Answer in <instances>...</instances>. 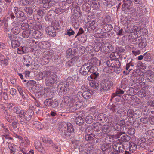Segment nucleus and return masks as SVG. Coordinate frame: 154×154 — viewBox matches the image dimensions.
Segmentation results:
<instances>
[{
    "label": "nucleus",
    "mask_w": 154,
    "mask_h": 154,
    "mask_svg": "<svg viewBox=\"0 0 154 154\" xmlns=\"http://www.w3.org/2000/svg\"><path fill=\"white\" fill-rule=\"evenodd\" d=\"M91 64L86 63L82 65L79 70L80 73L82 75H86L94 72L97 68L93 67Z\"/></svg>",
    "instance_id": "f257e3e1"
},
{
    "label": "nucleus",
    "mask_w": 154,
    "mask_h": 154,
    "mask_svg": "<svg viewBox=\"0 0 154 154\" xmlns=\"http://www.w3.org/2000/svg\"><path fill=\"white\" fill-rule=\"evenodd\" d=\"M122 144L118 143H115L113 145V148L115 150L112 152L113 154H122L124 149Z\"/></svg>",
    "instance_id": "f03ea898"
},
{
    "label": "nucleus",
    "mask_w": 154,
    "mask_h": 154,
    "mask_svg": "<svg viewBox=\"0 0 154 154\" xmlns=\"http://www.w3.org/2000/svg\"><path fill=\"white\" fill-rule=\"evenodd\" d=\"M112 85V82L109 80L104 79L102 81L100 84L101 87V91L103 89L105 91H107L109 89Z\"/></svg>",
    "instance_id": "7ed1b4c3"
},
{
    "label": "nucleus",
    "mask_w": 154,
    "mask_h": 154,
    "mask_svg": "<svg viewBox=\"0 0 154 154\" xmlns=\"http://www.w3.org/2000/svg\"><path fill=\"white\" fill-rule=\"evenodd\" d=\"M57 76L56 75L53 74L51 75L49 77L46 78L45 84L47 86H49L54 84L57 81Z\"/></svg>",
    "instance_id": "20e7f679"
},
{
    "label": "nucleus",
    "mask_w": 154,
    "mask_h": 154,
    "mask_svg": "<svg viewBox=\"0 0 154 154\" xmlns=\"http://www.w3.org/2000/svg\"><path fill=\"white\" fill-rule=\"evenodd\" d=\"M88 27L87 29L88 32H92L96 30L98 26V23L95 21L93 20L89 21L88 23Z\"/></svg>",
    "instance_id": "39448f33"
},
{
    "label": "nucleus",
    "mask_w": 154,
    "mask_h": 154,
    "mask_svg": "<svg viewBox=\"0 0 154 154\" xmlns=\"http://www.w3.org/2000/svg\"><path fill=\"white\" fill-rule=\"evenodd\" d=\"M69 98V100L72 103H74L75 102H79V101L78 98H77V96H76V94L75 93H72L70 94H69V96L68 97H66L64 98V100H63L62 101V103L63 104V103H66V101H67L68 99Z\"/></svg>",
    "instance_id": "423d86ee"
},
{
    "label": "nucleus",
    "mask_w": 154,
    "mask_h": 154,
    "mask_svg": "<svg viewBox=\"0 0 154 154\" xmlns=\"http://www.w3.org/2000/svg\"><path fill=\"white\" fill-rule=\"evenodd\" d=\"M138 42V47L139 48L143 49L147 45L146 40L145 38H142L141 37H138L136 40Z\"/></svg>",
    "instance_id": "0eeeda50"
},
{
    "label": "nucleus",
    "mask_w": 154,
    "mask_h": 154,
    "mask_svg": "<svg viewBox=\"0 0 154 154\" xmlns=\"http://www.w3.org/2000/svg\"><path fill=\"white\" fill-rule=\"evenodd\" d=\"M101 149L104 154H110L111 153V146L109 144H103L101 146Z\"/></svg>",
    "instance_id": "6e6552de"
},
{
    "label": "nucleus",
    "mask_w": 154,
    "mask_h": 154,
    "mask_svg": "<svg viewBox=\"0 0 154 154\" xmlns=\"http://www.w3.org/2000/svg\"><path fill=\"white\" fill-rule=\"evenodd\" d=\"M135 64V61L131 59V60L128 63H127L126 65L125 69L128 72H126L125 71H124L123 73H126V74L129 73L130 71L132 69V67H133Z\"/></svg>",
    "instance_id": "1a4fd4ad"
},
{
    "label": "nucleus",
    "mask_w": 154,
    "mask_h": 154,
    "mask_svg": "<svg viewBox=\"0 0 154 154\" xmlns=\"http://www.w3.org/2000/svg\"><path fill=\"white\" fill-rule=\"evenodd\" d=\"M143 75V72L140 69H137L134 70L132 74V77H137L138 76L141 77ZM138 79L139 80V82H142V78L141 77H139Z\"/></svg>",
    "instance_id": "9d476101"
},
{
    "label": "nucleus",
    "mask_w": 154,
    "mask_h": 154,
    "mask_svg": "<svg viewBox=\"0 0 154 154\" xmlns=\"http://www.w3.org/2000/svg\"><path fill=\"white\" fill-rule=\"evenodd\" d=\"M8 35L9 38H10V40L11 41L12 48H15L19 47L20 45L19 42L18 40L13 39L12 38V37L13 38V37L14 36L11 34H8Z\"/></svg>",
    "instance_id": "9b49d317"
},
{
    "label": "nucleus",
    "mask_w": 154,
    "mask_h": 154,
    "mask_svg": "<svg viewBox=\"0 0 154 154\" xmlns=\"http://www.w3.org/2000/svg\"><path fill=\"white\" fill-rule=\"evenodd\" d=\"M46 31L48 34L51 36H56V33L55 28L52 26H49L46 28Z\"/></svg>",
    "instance_id": "f8f14e48"
},
{
    "label": "nucleus",
    "mask_w": 154,
    "mask_h": 154,
    "mask_svg": "<svg viewBox=\"0 0 154 154\" xmlns=\"http://www.w3.org/2000/svg\"><path fill=\"white\" fill-rule=\"evenodd\" d=\"M153 72L151 71H148L146 72V76L145 80L147 82H149L154 81Z\"/></svg>",
    "instance_id": "ddd939ff"
},
{
    "label": "nucleus",
    "mask_w": 154,
    "mask_h": 154,
    "mask_svg": "<svg viewBox=\"0 0 154 154\" xmlns=\"http://www.w3.org/2000/svg\"><path fill=\"white\" fill-rule=\"evenodd\" d=\"M80 103V102L77 103V102H76V103H74L70 104L69 108V112H74L80 108L81 107L80 105L79 104V103Z\"/></svg>",
    "instance_id": "4468645a"
},
{
    "label": "nucleus",
    "mask_w": 154,
    "mask_h": 154,
    "mask_svg": "<svg viewBox=\"0 0 154 154\" xmlns=\"http://www.w3.org/2000/svg\"><path fill=\"white\" fill-rule=\"evenodd\" d=\"M34 144L35 148L38 151L43 153L44 149L40 141L38 140H35L34 142Z\"/></svg>",
    "instance_id": "2eb2a0df"
},
{
    "label": "nucleus",
    "mask_w": 154,
    "mask_h": 154,
    "mask_svg": "<svg viewBox=\"0 0 154 154\" xmlns=\"http://www.w3.org/2000/svg\"><path fill=\"white\" fill-rule=\"evenodd\" d=\"M78 59L77 56H75L67 62L66 64V66L68 67H71L73 66L76 60Z\"/></svg>",
    "instance_id": "dca6fc26"
},
{
    "label": "nucleus",
    "mask_w": 154,
    "mask_h": 154,
    "mask_svg": "<svg viewBox=\"0 0 154 154\" xmlns=\"http://www.w3.org/2000/svg\"><path fill=\"white\" fill-rule=\"evenodd\" d=\"M38 46L41 49H45L50 47V44L46 41H42L39 42Z\"/></svg>",
    "instance_id": "f3484780"
},
{
    "label": "nucleus",
    "mask_w": 154,
    "mask_h": 154,
    "mask_svg": "<svg viewBox=\"0 0 154 154\" xmlns=\"http://www.w3.org/2000/svg\"><path fill=\"white\" fill-rule=\"evenodd\" d=\"M32 29V36L34 39L40 38H41V35L40 32L38 31Z\"/></svg>",
    "instance_id": "a211bd4d"
},
{
    "label": "nucleus",
    "mask_w": 154,
    "mask_h": 154,
    "mask_svg": "<svg viewBox=\"0 0 154 154\" xmlns=\"http://www.w3.org/2000/svg\"><path fill=\"white\" fill-rule=\"evenodd\" d=\"M102 42L98 41L96 40L95 44L94 45V50L96 52H97L101 50V47L102 46Z\"/></svg>",
    "instance_id": "6ab92c4d"
},
{
    "label": "nucleus",
    "mask_w": 154,
    "mask_h": 154,
    "mask_svg": "<svg viewBox=\"0 0 154 154\" xmlns=\"http://www.w3.org/2000/svg\"><path fill=\"white\" fill-rule=\"evenodd\" d=\"M112 28V26L109 24L104 26L101 29V31L103 33L108 32L111 30Z\"/></svg>",
    "instance_id": "aec40b11"
},
{
    "label": "nucleus",
    "mask_w": 154,
    "mask_h": 154,
    "mask_svg": "<svg viewBox=\"0 0 154 154\" xmlns=\"http://www.w3.org/2000/svg\"><path fill=\"white\" fill-rule=\"evenodd\" d=\"M34 114V112L32 110H27L26 112L25 115L24 117L26 118V119L29 121L32 117V116Z\"/></svg>",
    "instance_id": "412c9836"
},
{
    "label": "nucleus",
    "mask_w": 154,
    "mask_h": 154,
    "mask_svg": "<svg viewBox=\"0 0 154 154\" xmlns=\"http://www.w3.org/2000/svg\"><path fill=\"white\" fill-rule=\"evenodd\" d=\"M31 34H32V29H30L23 32L22 35L24 38H28L31 37Z\"/></svg>",
    "instance_id": "4be33fe9"
},
{
    "label": "nucleus",
    "mask_w": 154,
    "mask_h": 154,
    "mask_svg": "<svg viewBox=\"0 0 154 154\" xmlns=\"http://www.w3.org/2000/svg\"><path fill=\"white\" fill-rule=\"evenodd\" d=\"M90 4L94 9H98L100 7V5L99 3L95 0H91L90 2Z\"/></svg>",
    "instance_id": "5701e85b"
},
{
    "label": "nucleus",
    "mask_w": 154,
    "mask_h": 154,
    "mask_svg": "<svg viewBox=\"0 0 154 154\" xmlns=\"http://www.w3.org/2000/svg\"><path fill=\"white\" fill-rule=\"evenodd\" d=\"M51 57V55L47 53L45 54L42 57V60L43 62H44L45 63H48L49 61V60Z\"/></svg>",
    "instance_id": "b1692460"
},
{
    "label": "nucleus",
    "mask_w": 154,
    "mask_h": 154,
    "mask_svg": "<svg viewBox=\"0 0 154 154\" xmlns=\"http://www.w3.org/2000/svg\"><path fill=\"white\" fill-rule=\"evenodd\" d=\"M93 126L94 130L96 131H99L102 128L101 125L99 123H93Z\"/></svg>",
    "instance_id": "393cba45"
},
{
    "label": "nucleus",
    "mask_w": 154,
    "mask_h": 154,
    "mask_svg": "<svg viewBox=\"0 0 154 154\" xmlns=\"http://www.w3.org/2000/svg\"><path fill=\"white\" fill-rule=\"evenodd\" d=\"M102 46L101 47L100 51L102 52L106 51L108 49V47L109 45V43L107 42H103Z\"/></svg>",
    "instance_id": "a878e982"
},
{
    "label": "nucleus",
    "mask_w": 154,
    "mask_h": 154,
    "mask_svg": "<svg viewBox=\"0 0 154 154\" xmlns=\"http://www.w3.org/2000/svg\"><path fill=\"white\" fill-rule=\"evenodd\" d=\"M112 127L107 125H104L102 127V131L103 132L108 133L110 132Z\"/></svg>",
    "instance_id": "bb28decb"
},
{
    "label": "nucleus",
    "mask_w": 154,
    "mask_h": 154,
    "mask_svg": "<svg viewBox=\"0 0 154 154\" xmlns=\"http://www.w3.org/2000/svg\"><path fill=\"white\" fill-rule=\"evenodd\" d=\"M121 99V95L113 93L111 96V100H115L117 102H119Z\"/></svg>",
    "instance_id": "cd10ccee"
},
{
    "label": "nucleus",
    "mask_w": 154,
    "mask_h": 154,
    "mask_svg": "<svg viewBox=\"0 0 154 154\" xmlns=\"http://www.w3.org/2000/svg\"><path fill=\"white\" fill-rule=\"evenodd\" d=\"M75 122L77 125L80 126L84 123V120L81 117H76Z\"/></svg>",
    "instance_id": "c85d7f7f"
},
{
    "label": "nucleus",
    "mask_w": 154,
    "mask_h": 154,
    "mask_svg": "<svg viewBox=\"0 0 154 154\" xmlns=\"http://www.w3.org/2000/svg\"><path fill=\"white\" fill-rule=\"evenodd\" d=\"M23 63L25 66L29 67L32 64V60L31 58L29 59V58H24V60H23Z\"/></svg>",
    "instance_id": "c756f323"
},
{
    "label": "nucleus",
    "mask_w": 154,
    "mask_h": 154,
    "mask_svg": "<svg viewBox=\"0 0 154 154\" xmlns=\"http://www.w3.org/2000/svg\"><path fill=\"white\" fill-rule=\"evenodd\" d=\"M83 97L86 99H88L91 97V93L88 91H85L82 94Z\"/></svg>",
    "instance_id": "7c9ffc66"
},
{
    "label": "nucleus",
    "mask_w": 154,
    "mask_h": 154,
    "mask_svg": "<svg viewBox=\"0 0 154 154\" xmlns=\"http://www.w3.org/2000/svg\"><path fill=\"white\" fill-rule=\"evenodd\" d=\"M130 139V137L129 136L124 134V135L122 136L120 138V139H119V140H121L122 142H128L129 141Z\"/></svg>",
    "instance_id": "2f4dec72"
},
{
    "label": "nucleus",
    "mask_w": 154,
    "mask_h": 154,
    "mask_svg": "<svg viewBox=\"0 0 154 154\" xmlns=\"http://www.w3.org/2000/svg\"><path fill=\"white\" fill-rule=\"evenodd\" d=\"M137 146L134 143L131 142L129 143V150L131 152H133V151L136 149Z\"/></svg>",
    "instance_id": "473e14b6"
},
{
    "label": "nucleus",
    "mask_w": 154,
    "mask_h": 154,
    "mask_svg": "<svg viewBox=\"0 0 154 154\" xmlns=\"http://www.w3.org/2000/svg\"><path fill=\"white\" fill-rule=\"evenodd\" d=\"M65 125L67 127V129L69 132L71 133L74 132V129L72 125L70 123H68L67 124H65Z\"/></svg>",
    "instance_id": "72a5a7b5"
},
{
    "label": "nucleus",
    "mask_w": 154,
    "mask_h": 154,
    "mask_svg": "<svg viewBox=\"0 0 154 154\" xmlns=\"http://www.w3.org/2000/svg\"><path fill=\"white\" fill-rule=\"evenodd\" d=\"M97 61V59L95 57L91 58L88 62L87 63L91 64L92 65L93 67H95L94 66V65L96 64V63Z\"/></svg>",
    "instance_id": "f704fd0d"
},
{
    "label": "nucleus",
    "mask_w": 154,
    "mask_h": 154,
    "mask_svg": "<svg viewBox=\"0 0 154 154\" xmlns=\"http://www.w3.org/2000/svg\"><path fill=\"white\" fill-rule=\"evenodd\" d=\"M24 11L27 14L31 15L33 13V10L31 7H25L24 9Z\"/></svg>",
    "instance_id": "c9c22d12"
},
{
    "label": "nucleus",
    "mask_w": 154,
    "mask_h": 154,
    "mask_svg": "<svg viewBox=\"0 0 154 154\" xmlns=\"http://www.w3.org/2000/svg\"><path fill=\"white\" fill-rule=\"evenodd\" d=\"M95 136L94 134H88L85 136V139L87 140H91L94 138Z\"/></svg>",
    "instance_id": "e433bc0d"
},
{
    "label": "nucleus",
    "mask_w": 154,
    "mask_h": 154,
    "mask_svg": "<svg viewBox=\"0 0 154 154\" xmlns=\"http://www.w3.org/2000/svg\"><path fill=\"white\" fill-rule=\"evenodd\" d=\"M53 100L51 98L46 99L44 102V104L46 106H50L52 105Z\"/></svg>",
    "instance_id": "4c0bfd02"
},
{
    "label": "nucleus",
    "mask_w": 154,
    "mask_h": 154,
    "mask_svg": "<svg viewBox=\"0 0 154 154\" xmlns=\"http://www.w3.org/2000/svg\"><path fill=\"white\" fill-rule=\"evenodd\" d=\"M11 31L15 34H18L20 32V29L18 26H16L12 29Z\"/></svg>",
    "instance_id": "58836bf2"
},
{
    "label": "nucleus",
    "mask_w": 154,
    "mask_h": 154,
    "mask_svg": "<svg viewBox=\"0 0 154 154\" xmlns=\"http://www.w3.org/2000/svg\"><path fill=\"white\" fill-rule=\"evenodd\" d=\"M141 115V112L139 110H136L134 112L133 117L136 119L139 118Z\"/></svg>",
    "instance_id": "ea45409f"
},
{
    "label": "nucleus",
    "mask_w": 154,
    "mask_h": 154,
    "mask_svg": "<svg viewBox=\"0 0 154 154\" xmlns=\"http://www.w3.org/2000/svg\"><path fill=\"white\" fill-rule=\"evenodd\" d=\"M35 128L38 129H42L43 128V126L41 123L38 121H36L34 124Z\"/></svg>",
    "instance_id": "a19ab883"
},
{
    "label": "nucleus",
    "mask_w": 154,
    "mask_h": 154,
    "mask_svg": "<svg viewBox=\"0 0 154 154\" xmlns=\"http://www.w3.org/2000/svg\"><path fill=\"white\" fill-rule=\"evenodd\" d=\"M32 87L35 88V91L36 92H40L41 90L43 89V87L39 85H32Z\"/></svg>",
    "instance_id": "79ce46f5"
},
{
    "label": "nucleus",
    "mask_w": 154,
    "mask_h": 154,
    "mask_svg": "<svg viewBox=\"0 0 154 154\" xmlns=\"http://www.w3.org/2000/svg\"><path fill=\"white\" fill-rule=\"evenodd\" d=\"M15 15L17 18H20L24 17L25 13L23 11H20L15 12Z\"/></svg>",
    "instance_id": "37998d69"
},
{
    "label": "nucleus",
    "mask_w": 154,
    "mask_h": 154,
    "mask_svg": "<svg viewBox=\"0 0 154 154\" xmlns=\"http://www.w3.org/2000/svg\"><path fill=\"white\" fill-rule=\"evenodd\" d=\"M43 142L44 143L49 144H53V142L52 140L49 138L46 137H44L43 139Z\"/></svg>",
    "instance_id": "c03bdc74"
},
{
    "label": "nucleus",
    "mask_w": 154,
    "mask_h": 154,
    "mask_svg": "<svg viewBox=\"0 0 154 154\" xmlns=\"http://www.w3.org/2000/svg\"><path fill=\"white\" fill-rule=\"evenodd\" d=\"M28 121L29 120H27L26 118H25V117L24 118L21 117L20 119V122L21 124L23 125H26V124L28 123Z\"/></svg>",
    "instance_id": "a18cd8bd"
},
{
    "label": "nucleus",
    "mask_w": 154,
    "mask_h": 154,
    "mask_svg": "<svg viewBox=\"0 0 154 154\" xmlns=\"http://www.w3.org/2000/svg\"><path fill=\"white\" fill-rule=\"evenodd\" d=\"M93 119L91 116H87L85 119L86 122L88 124H91L93 122Z\"/></svg>",
    "instance_id": "49530a36"
},
{
    "label": "nucleus",
    "mask_w": 154,
    "mask_h": 154,
    "mask_svg": "<svg viewBox=\"0 0 154 154\" xmlns=\"http://www.w3.org/2000/svg\"><path fill=\"white\" fill-rule=\"evenodd\" d=\"M7 86L6 82H3L2 80L0 79V89L2 90L3 88H5Z\"/></svg>",
    "instance_id": "de8ad7c7"
},
{
    "label": "nucleus",
    "mask_w": 154,
    "mask_h": 154,
    "mask_svg": "<svg viewBox=\"0 0 154 154\" xmlns=\"http://www.w3.org/2000/svg\"><path fill=\"white\" fill-rule=\"evenodd\" d=\"M17 52L19 54H23L25 53L26 51L22 47H20L17 48Z\"/></svg>",
    "instance_id": "09e8293b"
},
{
    "label": "nucleus",
    "mask_w": 154,
    "mask_h": 154,
    "mask_svg": "<svg viewBox=\"0 0 154 154\" xmlns=\"http://www.w3.org/2000/svg\"><path fill=\"white\" fill-rule=\"evenodd\" d=\"M9 59L8 58H7L6 59H4V60H1L0 61V63L2 64L4 66H7L8 65V60Z\"/></svg>",
    "instance_id": "8fccbe9b"
},
{
    "label": "nucleus",
    "mask_w": 154,
    "mask_h": 154,
    "mask_svg": "<svg viewBox=\"0 0 154 154\" xmlns=\"http://www.w3.org/2000/svg\"><path fill=\"white\" fill-rule=\"evenodd\" d=\"M20 4L22 6L28 5L29 4V2L27 0H20Z\"/></svg>",
    "instance_id": "3c124183"
},
{
    "label": "nucleus",
    "mask_w": 154,
    "mask_h": 154,
    "mask_svg": "<svg viewBox=\"0 0 154 154\" xmlns=\"http://www.w3.org/2000/svg\"><path fill=\"white\" fill-rule=\"evenodd\" d=\"M51 58L55 62H57L59 59V57L57 54H55L51 56Z\"/></svg>",
    "instance_id": "603ef678"
},
{
    "label": "nucleus",
    "mask_w": 154,
    "mask_h": 154,
    "mask_svg": "<svg viewBox=\"0 0 154 154\" xmlns=\"http://www.w3.org/2000/svg\"><path fill=\"white\" fill-rule=\"evenodd\" d=\"M113 128L115 130L118 131H120L122 128V126H120V124L118 123H116L114 126Z\"/></svg>",
    "instance_id": "864d4df0"
},
{
    "label": "nucleus",
    "mask_w": 154,
    "mask_h": 154,
    "mask_svg": "<svg viewBox=\"0 0 154 154\" xmlns=\"http://www.w3.org/2000/svg\"><path fill=\"white\" fill-rule=\"evenodd\" d=\"M97 69H95V70L94 72L92 73L91 75V77L92 78V79H94L97 78L99 76V73L96 71Z\"/></svg>",
    "instance_id": "5fc2aeb1"
},
{
    "label": "nucleus",
    "mask_w": 154,
    "mask_h": 154,
    "mask_svg": "<svg viewBox=\"0 0 154 154\" xmlns=\"http://www.w3.org/2000/svg\"><path fill=\"white\" fill-rule=\"evenodd\" d=\"M135 133V129L134 128H128L127 131V133L130 135H132Z\"/></svg>",
    "instance_id": "6e6d98bb"
},
{
    "label": "nucleus",
    "mask_w": 154,
    "mask_h": 154,
    "mask_svg": "<svg viewBox=\"0 0 154 154\" xmlns=\"http://www.w3.org/2000/svg\"><path fill=\"white\" fill-rule=\"evenodd\" d=\"M137 14L139 16H141L143 14V11L142 9V8L140 7H138L137 8Z\"/></svg>",
    "instance_id": "4d7b16f0"
},
{
    "label": "nucleus",
    "mask_w": 154,
    "mask_h": 154,
    "mask_svg": "<svg viewBox=\"0 0 154 154\" xmlns=\"http://www.w3.org/2000/svg\"><path fill=\"white\" fill-rule=\"evenodd\" d=\"M134 111L131 109H128L127 112V114L128 116L130 117H133Z\"/></svg>",
    "instance_id": "13d9d810"
},
{
    "label": "nucleus",
    "mask_w": 154,
    "mask_h": 154,
    "mask_svg": "<svg viewBox=\"0 0 154 154\" xmlns=\"http://www.w3.org/2000/svg\"><path fill=\"white\" fill-rule=\"evenodd\" d=\"M140 31L142 35H146L148 33L147 30L145 28L143 27L142 28L140 29Z\"/></svg>",
    "instance_id": "bf43d9fd"
},
{
    "label": "nucleus",
    "mask_w": 154,
    "mask_h": 154,
    "mask_svg": "<svg viewBox=\"0 0 154 154\" xmlns=\"http://www.w3.org/2000/svg\"><path fill=\"white\" fill-rule=\"evenodd\" d=\"M6 118L7 120L9 122H11L12 119V116L7 112H6Z\"/></svg>",
    "instance_id": "052dcab7"
},
{
    "label": "nucleus",
    "mask_w": 154,
    "mask_h": 154,
    "mask_svg": "<svg viewBox=\"0 0 154 154\" xmlns=\"http://www.w3.org/2000/svg\"><path fill=\"white\" fill-rule=\"evenodd\" d=\"M123 134H125V132H119L114 135V137L116 139L119 138L122 136V135Z\"/></svg>",
    "instance_id": "680f3d73"
},
{
    "label": "nucleus",
    "mask_w": 154,
    "mask_h": 154,
    "mask_svg": "<svg viewBox=\"0 0 154 154\" xmlns=\"http://www.w3.org/2000/svg\"><path fill=\"white\" fill-rule=\"evenodd\" d=\"M112 60H111L109 61H108L106 63L107 64V65L109 67H117V65L116 64H115L114 63H111V64H109V63L111 62H112Z\"/></svg>",
    "instance_id": "e2e57ef3"
},
{
    "label": "nucleus",
    "mask_w": 154,
    "mask_h": 154,
    "mask_svg": "<svg viewBox=\"0 0 154 154\" xmlns=\"http://www.w3.org/2000/svg\"><path fill=\"white\" fill-rule=\"evenodd\" d=\"M21 110V109L20 107L19 106L15 107L13 109L14 112L17 114L20 113V112Z\"/></svg>",
    "instance_id": "0e129e2a"
},
{
    "label": "nucleus",
    "mask_w": 154,
    "mask_h": 154,
    "mask_svg": "<svg viewBox=\"0 0 154 154\" xmlns=\"http://www.w3.org/2000/svg\"><path fill=\"white\" fill-rule=\"evenodd\" d=\"M144 59L146 61H149L150 59V54L146 52L144 54Z\"/></svg>",
    "instance_id": "69168bd1"
},
{
    "label": "nucleus",
    "mask_w": 154,
    "mask_h": 154,
    "mask_svg": "<svg viewBox=\"0 0 154 154\" xmlns=\"http://www.w3.org/2000/svg\"><path fill=\"white\" fill-rule=\"evenodd\" d=\"M77 115L78 116H76V117H81L82 118V117L84 116L85 115V112L83 111H80L77 112Z\"/></svg>",
    "instance_id": "338daca9"
},
{
    "label": "nucleus",
    "mask_w": 154,
    "mask_h": 154,
    "mask_svg": "<svg viewBox=\"0 0 154 154\" xmlns=\"http://www.w3.org/2000/svg\"><path fill=\"white\" fill-rule=\"evenodd\" d=\"M44 75H45V77H46L47 78V77H49L51 75V72L50 71H44Z\"/></svg>",
    "instance_id": "774afa93"
}]
</instances>
